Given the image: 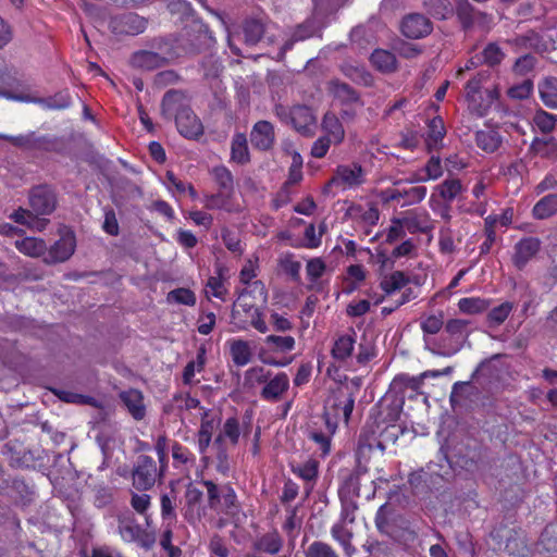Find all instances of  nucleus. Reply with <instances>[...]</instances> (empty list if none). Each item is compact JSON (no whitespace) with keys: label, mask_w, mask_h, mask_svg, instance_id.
<instances>
[{"label":"nucleus","mask_w":557,"mask_h":557,"mask_svg":"<svg viewBox=\"0 0 557 557\" xmlns=\"http://www.w3.org/2000/svg\"><path fill=\"white\" fill-rule=\"evenodd\" d=\"M257 300L262 304L268 301V290L261 281H253L238 293L231 311L234 331H246L250 326L263 334L269 331L264 314L256 304Z\"/></svg>","instance_id":"nucleus-1"},{"label":"nucleus","mask_w":557,"mask_h":557,"mask_svg":"<svg viewBox=\"0 0 557 557\" xmlns=\"http://www.w3.org/2000/svg\"><path fill=\"white\" fill-rule=\"evenodd\" d=\"M162 114L174 119L178 132L186 138H198L203 133V126L189 107L186 95L180 90L165 92L161 103Z\"/></svg>","instance_id":"nucleus-2"},{"label":"nucleus","mask_w":557,"mask_h":557,"mask_svg":"<svg viewBox=\"0 0 557 557\" xmlns=\"http://www.w3.org/2000/svg\"><path fill=\"white\" fill-rule=\"evenodd\" d=\"M488 72H479L466 85V99L469 109L478 115H484L493 102L498 98L496 88L482 89L483 83L488 78Z\"/></svg>","instance_id":"nucleus-3"},{"label":"nucleus","mask_w":557,"mask_h":557,"mask_svg":"<svg viewBox=\"0 0 557 557\" xmlns=\"http://www.w3.org/2000/svg\"><path fill=\"white\" fill-rule=\"evenodd\" d=\"M468 325L469 321L465 319L448 320L445 324V332L451 339L449 343H446V339L442 338L438 350L434 351V354L450 357L460 351L469 335Z\"/></svg>","instance_id":"nucleus-4"},{"label":"nucleus","mask_w":557,"mask_h":557,"mask_svg":"<svg viewBox=\"0 0 557 557\" xmlns=\"http://www.w3.org/2000/svg\"><path fill=\"white\" fill-rule=\"evenodd\" d=\"M161 475L156 461L149 456L140 455L132 471L133 485L138 491H148Z\"/></svg>","instance_id":"nucleus-5"},{"label":"nucleus","mask_w":557,"mask_h":557,"mask_svg":"<svg viewBox=\"0 0 557 557\" xmlns=\"http://www.w3.org/2000/svg\"><path fill=\"white\" fill-rule=\"evenodd\" d=\"M401 181H397L393 187L386 188L382 191V199L386 202L388 201H400L401 207L411 206L414 203H419L426 196V187L425 186H411V187H400Z\"/></svg>","instance_id":"nucleus-6"},{"label":"nucleus","mask_w":557,"mask_h":557,"mask_svg":"<svg viewBox=\"0 0 557 557\" xmlns=\"http://www.w3.org/2000/svg\"><path fill=\"white\" fill-rule=\"evenodd\" d=\"M364 181L366 174L362 166L358 163H350L338 165L330 184L346 189L358 187L362 185Z\"/></svg>","instance_id":"nucleus-7"},{"label":"nucleus","mask_w":557,"mask_h":557,"mask_svg":"<svg viewBox=\"0 0 557 557\" xmlns=\"http://www.w3.org/2000/svg\"><path fill=\"white\" fill-rule=\"evenodd\" d=\"M203 493L196 486L189 485L185 492V504L182 509L184 519L189 524H196L205 515L202 506Z\"/></svg>","instance_id":"nucleus-8"},{"label":"nucleus","mask_w":557,"mask_h":557,"mask_svg":"<svg viewBox=\"0 0 557 557\" xmlns=\"http://www.w3.org/2000/svg\"><path fill=\"white\" fill-rule=\"evenodd\" d=\"M110 25L115 34L136 36L146 29L147 22L135 13H127L112 18Z\"/></svg>","instance_id":"nucleus-9"},{"label":"nucleus","mask_w":557,"mask_h":557,"mask_svg":"<svg viewBox=\"0 0 557 557\" xmlns=\"http://www.w3.org/2000/svg\"><path fill=\"white\" fill-rule=\"evenodd\" d=\"M250 143L253 148L268 151L275 144L274 126L271 122L262 120L258 121L251 128Z\"/></svg>","instance_id":"nucleus-10"},{"label":"nucleus","mask_w":557,"mask_h":557,"mask_svg":"<svg viewBox=\"0 0 557 557\" xmlns=\"http://www.w3.org/2000/svg\"><path fill=\"white\" fill-rule=\"evenodd\" d=\"M55 195L47 186H37L32 189L29 205L36 214H50L55 209Z\"/></svg>","instance_id":"nucleus-11"},{"label":"nucleus","mask_w":557,"mask_h":557,"mask_svg":"<svg viewBox=\"0 0 557 557\" xmlns=\"http://www.w3.org/2000/svg\"><path fill=\"white\" fill-rule=\"evenodd\" d=\"M290 125L301 135L311 136L315 126V116L307 106L290 108Z\"/></svg>","instance_id":"nucleus-12"},{"label":"nucleus","mask_w":557,"mask_h":557,"mask_svg":"<svg viewBox=\"0 0 557 557\" xmlns=\"http://www.w3.org/2000/svg\"><path fill=\"white\" fill-rule=\"evenodd\" d=\"M326 406L334 411L335 417L342 416L347 423L355 406V397L352 393L345 388H338L334 395L329 398Z\"/></svg>","instance_id":"nucleus-13"},{"label":"nucleus","mask_w":557,"mask_h":557,"mask_svg":"<svg viewBox=\"0 0 557 557\" xmlns=\"http://www.w3.org/2000/svg\"><path fill=\"white\" fill-rule=\"evenodd\" d=\"M431 30V22L419 13L409 14L401 23V32L408 38H421L429 35Z\"/></svg>","instance_id":"nucleus-14"},{"label":"nucleus","mask_w":557,"mask_h":557,"mask_svg":"<svg viewBox=\"0 0 557 557\" xmlns=\"http://www.w3.org/2000/svg\"><path fill=\"white\" fill-rule=\"evenodd\" d=\"M202 203L208 210H224L228 213L239 212L242 207L234 200V193L218 191L216 194L205 195Z\"/></svg>","instance_id":"nucleus-15"},{"label":"nucleus","mask_w":557,"mask_h":557,"mask_svg":"<svg viewBox=\"0 0 557 557\" xmlns=\"http://www.w3.org/2000/svg\"><path fill=\"white\" fill-rule=\"evenodd\" d=\"M541 248L540 239L535 237H525L519 240L515 246L513 264L519 270L523 269L527 263L539 252Z\"/></svg>","instance_id":"nucleus-16"},{"label":"nucleus","mask_w":557,"mask_h":557,"mask_svg":"<svg viewBox=\"0 0 557 557\" xmlns=\"http://www.w3.org/2000/svg\"><path fill=\"white\" fill-rule=\"evenodd\" d=\"M289 387L288 375L284 372L276 373L269 379L261 389V397L268 401H278Z\"/></svg>","instance_id":"nucleus-17"},{"label":"nucleus","mask_w":557,"mask_h":557,"mask_svg":"<svg viewBox=\"0 0 557 557\" xmlns=\"http://www.w3.org/2000/svg\"><path fill=\"white\" fill-rule=\"evenodd\" d=\"M75 246L74 234H65L50 248L46 262L57 263L66 261L74 253Z\"/></svg>","instance_id":"nucleus-18"},{"label":"nucleus","mask_w":557,"mask_h":557,"mask_svg":"<svg viewBox=\"0 0 557 557\" xmlns=\"http://www.w3.org/2000/svg\"><path fill=\"white\" fill-rule=\"evenodd\" d=\"M129 62L131 65L135 69L143 71H153L164 66L168 62V59L153 51L140 50L132 54Z\"/></svg>","instance_id":"nucleus-19"},{"label":"nucleus","mask_w":557,"mask_h":557,"mask_svg":"<svg viewBox=\"0 0 557 557\" xmlns=\"http://www.w3.org/2000/svg\"><path fill=\"white\" fill-rule=\"evenodd\" d=\"M446 129L443 120L440 116L433 117L428 124V133L424 139L428 151L440 150L443 147Z\"/></svg>","instance_id":"nucleus-20"},{"label":"nucleus","mask_w":557,"mask_h":557,"mask_svg":"<svg viewBox=\"0 0 557 557\" xmlns=\"http://www.w3.org/2000/svg\"><path fill=\"white\" fill-rule=\"evenodd\" d=\"M232 361L237 367L248 364L252 359V351L249 343L245 339L233 338L227 343Z\"/></svg>","instance_id":"nucleus-21"},{"label":"nucleus","mask_w":557,"mask_h":557,"mask_svg":"<svg viewBox=\"0 0 557 557\" xmlns=\"http://www.w3.org/2000/svg\"><path fill=\"white\" fill-rule=\"evenodd\" d=\"M443 175L442 160L437 156H432L420 172L414 173L409 183L435 181Z\"/></svg>","instance_id":"nucleus-22"},{"label":"nucleus","mask_w":557,"mask_h":557,"mask_svg":"<svg viewBox=\"0 0 557 557\" xmlns=\"http://www.w3.org/2000/svg\"><path fill=\"white\" fill-rule=\"evenodd\" d=\"M120 397L133 418L136 420H141L145 417L146 410L141 392L131 388L128 391L122 392Z\"/></svg>","instance_id":"nucleus-23"},{"label":"nucleus","mask_w":557,"mask_h":557,"mask_svg":"<svg viewBox=\"0 0 557 557\" xmlns=\"http://www.w3.org/2000/svg\"><path fill=\"white\" fill-rule=\"evenodd\" d=\"M283 546V539L276 530L260 535L253 543V547L258 552L270 555L277 554Z\"/></svg>","instance_id":"nucleus-24"},{"label":"nucleus","mask_w":557,"mask_h":557,"mask_svg":"<svg viewBox=\"0 0 557 557\" xmlns=\"http://www.w3.org/2000/svg\"><path fill=\"white\" fill-rule=\"evenodd\" d=\"M503 143V137L495 129H481L475 133L476 146L486 153H493L498 150Z\"/></svg>","instance_id":"nucleus-25"},{"label":"nucleus","mask_w":557,"mask_h":557,"mask_svg":"<svg viewBox=\"0 0 557 557\" xmlns=\"http://www.w3.org/2000/svg\"><path fill=\"white\" fill-rule=\"evenodd\" d=\"M322 129L334 144H341L345 138V129L341 119L334 112H326L322 119Z\"/></svg>","instance_id":"nucleus-26"},{"label":"nucleus","mask_w":557,"mask_h":557,"mask_svg":"<svg viewBox=\"0 0 557 557\" xmlns=\"http://www.w3.org/2000/svg\"><path fill=\"white\" fill-rule=\"evenodd\" d=\"M356 333L351 330L350 334H343L337 337L332 348V356L337 361H345L351 357L355 348Z\"/></svg>","instance_id":"nucleus-27"},{"label":"nucleus","mask_w":557,"mask_h":557,"mask_svg":"<svg viewBox=\"0 0 557 557\" xmlns=\"http://www.w3.org/2000/svg\"><path fill=\"white\" fill-rule=\"evenodd\" d=\"M463 190L462 184L458 178H447L434 188V194L447 205L451 203Z\"/></svg>","instance_id":"nucleus-28"},{"label":"nucleus","mask_w":557,"mask_h":557,"mask_svg":"<svg viewBox=\"0 0 557 557\" xmlns=\"http://www.w3.org/2000/svg\"><path fill=\"white\" fill-rule=\"evenodd\" d=\"M292 471L294 474L302 479L310 486L308 492L313 487V484L319 473V462L315 459H308L301 463L292 465Z\"/></svg>","instance_id":"nucleus-29"},{"label":"nucleus","mask_w":557,"mask_h":557,"mask_svg":"<svg viewBox=\"0 0 557 557\" xmlns=\"http://www.w3.org/2000/svg\"><path fill=\"white\" fill-rule=\"evenodd\" d=\"M331 535L341 544L347 557H351L356 553V547L351 543L352 532L343 522L333 524Z\"/></svg>","instance_id":"nucleus-30"},{"label":"nucleus","mask_w":557,"mask_h":557,"mask_svg":"<svg viewBox=\"0 0 557 557\" xmlns=\"http://www.w3.org/2000/svg\"><path fill=\"white\" fill-rule=\"evenodd\" d=\"M231 159L238 164H245L249 161V149L247 137L243 133H236L231 144Z\"/></svg>","instance_id":"nucleus-31"},{"label":"nucleus","mask_w":557,"mask_h":557,"mask_svg":"<svg viewBox=\"0 0 557 557\" xmlns=\"http://www.w3.org/2000/svg\"><path fill=\"white\" fill-rule=\"evenodd\" d=\"M10 218L14 220V222L26 225L30 230L34 231H42L46 228L48 224L47 219H41L36 215L29 210L20 208L18 210L14 211Z\"/></svg>","instance_id":"nucleus-32"},{"label":"nucleus","mask_w":557,"mask_h":557,"mask_svg":"<svg viewBox=\"0 0 557 557\" xmlns=\"http://www.w3.org/2000/svg\"><path fill=\"white\" fill-rule=\"evenodd\" d=\"M264 345L269 351L276 354H287L295 349L296 341L293 336L268 335L264 338Z\"/></svg>","instance_id":"nucleus-33"},{"label":"nucleus","mask_w":557,"mask_h":557,"mask_svg":"<svg viewBox=\"0 0 557 557\" xmlns=\"http://www.w3.org/2000/svg\"><path fill=\"white\" fill-rule=\"evenodd\" d=\"M16 249L25 256L37 258L47 250V245L42 239L36 237H25L15 242Z\"/></svg>","instance_id":"nucleus-34"},{"label":"nucleus","mask_w":557,"mask_h":557,"mask_svg":"<svg viewBox=\"0 0 557 557\" xmlns=\"http://www.w3.org/2000/svg\"><path fill=\"white\" fill-rule=\"evenodd\" d=\"M370 60L372 65L383 73H391L396 70V57L387 50H374Z\"/></svg>","instance_id":"nucleus-35"},{"label":"nucleus","mask_w":557,"mask_h":557,"mask_svg":"<svg viewBox=\"0 0 557 557\" xmlns=\"http://www.w3.org/2000/svg\"><path fill=\"white\" fill-rule=\"evenodd\" d=\"M543 103L550 109H557V78L546 77L539 86Z\"/></svg>","instance_id":"nucleus-36"},{"label":"nucleus","mask_w":557,"mask_h":557,"mask_svg":"<svg viewBox=\"0 0 557 557\" xmlns=\"http://www.w3.org/2000/svg\"><path fill=\"white\" fill-rule=\"evenodd\" d=\"M533 215L536 219H547L557 213V194H549L540 199L533 207Z\"/></svg>","instance_id":"nucleus-37"},{"label":"nucleus","mask_w":557,"mask_h":557,"mask_svg":"<svg viewBox=\"0 0 557 557\" xmlns=\"http://www.w3.org/2000/svg\"><path fill=\"white\" fill-rule=\"evenodd\" d=\"M330 91L343 103H354L359 101V95L357 91L346 83H342L339 81L330 82Z\"/></svg>","instance_id":"nucleus-38"},{"label":"nucleus","mask_w":557,"mask_h":557,"mask_svg":"<svg viewBox=\"0 0 557 557\" xmlns=\"http://www.w3.org/2000/svg\"><path fill=\"white\" fill-rule=\"evenodd\" d=\"M531 150L542 157L550 160L557 159V141L555 138H535L531 144Z\"/></svg>","instance_id":"nucleus-39"},{"label":"nucleus","mask_w":557,"mask_h":557,"mask_svg":"<svg viewBox=\"0 0 557 557\" xmlns=\"http://www.w3.org/2000/svg\"><path fill=\"white\" fill-rule=\"evenodd\" d=\"M409 278L401 271H394L389 275H385L381 282L380 287L385 292L386 295H391L396 290L401 289L407 285Z\"/></svg>","instance_id":"nucleus-40"},{"label":"nucleus","mask_w":557,"mask_h":557,"mask_svg":"<svg viewBox=\"0 0 557 557\" xmlns=\"http://www.w3.org/2000/svg\"><path fill=\"white\" fill-rule=\"evenodd\" d=\"M176 500L177 496L174 491L164 493L160 497L161 517L168 521L169 525L176 521Z\"/></svg>","instance_id":"nucleus-41"},{"label":"nucleus","mask_w":557,"mask_h":557,"mask_svg":"<svg viewBox=\"0 0 557 557\" xmlns=\"http://www.w3.org/2000/svg\"><path fill=\"white\" fill-rule=\"evenodd\" d=\"M206 364V348L201 346L195 360L189 361L183 372V381L185 384H190L195 377L196 372L203 370Z\"/></svg>","instance_id":"nucleus-42"},{"label":"nucleus","mask_w":557,"mask_h":557,"mask_svg":"<svg viewBox=\"0 0 557 557\" xmlns=\"http://www.w3.org/2000/svg\"><path fill=\"white\" fill-rule=\"evenodd\" d=\"M348 215L352 219H360L368 225H375L380 218V212L375 207L362 208L361 206H351Z\"/></svg>","instance_id":"nucleus-43"},{"label":"nucleus","mask_w":557,"mask_h":557,"mask_svg":"<svg viewBox=\"0 0 557 557\" xmlns=\"http://www.w3.org/2000/svg\"><path fill=\"white\" fill-rule=\"evenodd\" d=\"M490 304V300L480 297H466L458 301V308L463 313L476 314L485 311Z\"/></svg>","instance_id":"nucleus-44"},{"label":"nucleus","mask_w":557,"mask_h":557,"mask_svg":"<svg viewBox=\"0 0 557 557\" xmlns=\"http://www.w3.org/2000/svg\"><path fill=\"white\" fill-rule=\"evenodd\" d=\"M240 436L239 421L235 418H228L225 420L223 428L215 438V443L219 444L223 438L230 440L233 445H236Z\"/></svg>","instance_id":"nucleus-45"},{"label":"nucleus","mask_w":557,"mask_h":557,"mask_svg":"<svg viewBox=\"0 0 557 557\" xmlns=\"http://www.w3.org/2000/svg\"><path fill=\"white\" fill-rule=\"evenodd\" d=\"M264 34V25L258 20H248L244 24L245 42L255 46Z\"/></svg>","instance_id":"nucleus-46"},{"label":"nucleus","mask_w":557,"mask_h":557,"mask_svg":"<svg viewBox=\"0 0 557 557\" xmlns=\"http://www.w3.org/2000/svg\"><path fill=\"white\" fill-rule=\"evenodd\" d=\"M425 5L428 12L438 20H446L454 14V8L448 0H429Z\"/></svg>","instance_id":"nucleus-47"},{"label":"nucleus","mask_w":557,"mask_h":557,"mask_svg":"<svg viewBox=\"0 0 557 557\" xmlns=\"http://www.w3.org/2000/svg\"><path fill=\"white\" fill-rule=\"evenodd\" d=\"M444 325V313L423 315L420 319V327L424 334L435 335Z\"/></svg>","instance_id":"nucleus-48"},{"label":"nucleus","mask_w":557,"mask_h":557,"mask_svg":"<svg viewBox=\"0 0 557 557\" xmlns=\"http://www.w3.org/2000/svg\"><path fill=\"white\" fill-rule=\"evenodd\" d=\"M119 532L125 542H137L144 534L140 525L133 520H120Z\"/></svg>","instance_id":"nucleus-49"},{"label":"nucleus","mask_w":557,"mask_h":557,"mask_svg":"<svg viewBox=\"0 0 557 557\" xmlns=\"http://www.w3.org/2000/svg\"><path fill=\"white\" fill-rule=\"evenodd\" d=\"M238 510L237 495L231 485L222 486V502L220 512L234 515Z\"/></svg>","instance_id":"nucleus-50"},{"label":"nucleus","mask_w":557,"mask_h":557,"mask_svg":"<svg viewBox=\"0 0 557 557\" xmlns=\"http://www.w3.org/2000/svg\"><path fill=\"white\" fill-rule=\"evenodd\" d=\"M305 557H339V555L329 543L313 541L306 548Z\"/></svg>","instance_id":"nucleus-51"},{"label":"nucleus","mask_w":557,"mask_h":557,"mask_svg":"<svg viewBox=\"0 0 557 557\" xmlns=\"http://www.w3.org/2000/svg\"><path fill=\"white\" fill-rule=\"evenodd\" d=\"M280 268L296 283L300 281L301 263L294 259L292 253H286L278 259Z\"/></svg>","instance_id":"nucleus-52"},{"label":"nucleus","mask_w":557,"mask_h":557,"mask_svg":"<svg viewBox=\"0 0 557 557\" xmlns=\"http://www.w3.org/2000/svg\"><path fill=\"white\" fill-rule=\"evenodd\" d=\"M513 310V304L505 301L497 307H494L487 314V321L491 325L498 326L506 321Z\"/></svg>","instance_id":"nucleus-53"},{"label":"nucleus","mask_w":557,"mask_h":557,"mask_svg":"<svg viewBox=\"0 0 557 557\" xmlns=\"http://www.w3.org/2000/svg\"><path fill=\"white\" fill-rule=\"evenodd\" d=\"M517 50H539L541 38L535 32H528L524 35L517 36L510 41Z\"/></svg>","instance_id":"nucleus-54"},{"label":"nucleus","mask_w":557,"mask_h":557,"mask_svg":"<svg viewBox=\"0 0 557 557\" xmlns=\"http://www.w3.org/2000/svg\"><path fill=\"white\" fill-rule=\"evenodd\" d=\"M228 290L225 286V283L221 276H210L206 283V294L207 297H215L221 300L226 299Z\"/></svg>","instance_id":"nucleus-55"},{"label":"nucleus","mask_w":557,"mask_h":557,"mask_svg":"<svg viewBox=\"0 0 557 557\" xmlns=\"http://www.w3.org/2000/svg\"><path fill=\"white\" fill-rule=\"evenodd\" d=\"M505 58V52L502 48L495 44H488L482 51L481 62L485 63L488 66L498 65Z\"/></svg>","instance_id":"nucleus-56"},{"label":"nucleus","mask_w":557,"mask_h":557,"mask_svg":"<svg viewBox=\"0 0 557 557\" xmlns=\"http://www.w3.org/2000/svg\"><path fill=\"white\" fill-rule=\"evenodd\" d=\"M533 122L542 133L549 134L555 129L557 119L552 113L539 110L533 116Z\"/></svg>","instance_id":"nucleus-57"},{"label":"nucleus","mask_w":557,"mask_h":557,"mask_svg":"<svg viewBox=\"0 0 557 557\" xmlns=\"http://www.w3.org/2000/svg\"><path fill=\"white\" fill-rule=\"evenodd\" d=\"M215 183L220 190L234 193L233 175L225 166H216L212 171Z\"/></svg>","instance_id":"nucleus-58"},{"label":"nucleus","mask_w":557,"mask_h":557,"mask_svg":"<svg viewBox=\"0 0 557 557\" xmlns=\"http://www.w3.org/2000/svg\"><path fill=\"white\" fill-rule=\"evenodd\" d=\"M270 375V371L265 370L263 367H252L245 372V384L249 387L265 384Z\"/></svg>","instance_id":"nucleus-59"},{"label":"nucleus","mask_w":557,"mask_h":557,"mask_svg":"<svg viewBox=\"0 0 557 557\" xmlns=\"http://www.w3.org/2000/svg\"><path fill=\"white\" fill-rule=\"evenodd\" d=\"M326 264L321 258H312L308 260L306 265V272L308 280L313 285L315 284L325 273Z\"/></svg>","instance_id":"nucleus-60"},{"label":"nucleus","mask_w":557,"mask_h":557,"mask_svg":"<svg viewBox=\"0 0 557 557\" xmlns=\"http://www.w3.org/2000/svg\"><path fill=\"white\" fill-rule=\"evenodd\" d=\"M202 484L207 488L209 507L212 510L220 512L222 502V487L220 488L214 482L209 480L202 481Z\"/></svg>","instance_id":"nucleus-61"},{"label":"nucleus","mask_w":557,"mask_h":557,"mask_svg":"<svg viewBox=\"0 0 557 557\" xmlns=\"http://www.w3.org/2000/svg\"><path fill=\"white\" fill-rule=\"evenodd\" d=\"M168 300L186 306H194L196 304V296L194 292L188 288H176L168 294Z\"/></svg>","instance_id":"nucleus-62"},{"label":"nucleus","mask_w":557,"mask_h":557,"mask_svg":"<svg viewBox=\"0 0 557 557\" xmlns=\"http://www.w3.org/2000/svg\"><path fill=\"white\" fill-rule=\"evenodd\" d=\"M258 258L255 259H248L245 264L243 265L240 272H239V280L243 284L249 286L252 284V280L258 274Z\"/></svg>","instance_id":"nucleus-63"},{"label":"nucleus","mask_w":557,"mask_h":557,"mask_svg":"<svg viewBox=\"0 0 557 557\" xmlns=\"http://www.w3.org/2000/svg\"><path fill=\"white\" fill-rule=\"evenodd\" d=\"M71 103L72 99L67 91H60L45 100L46 107L52 110L67 109Z\"/></svg>","instance_id":"nucleus-64"}]
</instances>
